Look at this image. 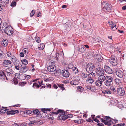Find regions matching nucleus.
Here are the masks:
<instances>
[{"instance_id": "nucleus-1", "label": "nucleus", "mask_w": 126, "mask_h": 126, "mask_svg": "<svg viewBox=\"0 0 126 126\" xmlns=\"http://www.w3.org/2000/svg\"><path fill=\"white\" fill-rule=\"evenodd\" d=\"M104 119L102 118L101 119V121L104 123L105 125L108 126L111 125V118L109 117L105 116L104 118Z\"/></svg>"}, {"instance_id": "nucleus-2", "label": "nucleus", "mask_w": 126, "mask_h": 126, "mask_svg": "<svg viewBox=\"0 0 126 126\" xmlns=\"http://www.w3.org/2000/svg\"><path fill=\"white\" fill-rule=\"evenodd\" d=\"M94 68V64L92 63H89L86 66V71L88 73L92 72L93 71Z\"/></svg>"}, {"instance_id": "nucleus-3", "label": "nucleus", "mask_w": 126, "mask_h": 126, "mask_svg": "<svg viewBox=\"0 0 126 126\" xmlns=\"http://www.w3.org/2000/svg\"><path fill=\"white\" fill-rule=\"evenodd\" d=\"M4 32L7 35H11L13 33V30L11 26H7L5 28Z\"/></svg>"}, {"instance_id": "nucleus-4", "label": "nucleus", "mask_w": 126, "mask_h": 126, "mask_svg": "<svg viewBox=\"0 0 126 126\" xmlns=\"http://www.w3.org/2000/svg\"><path fill=\"white\" fill-rule=\"evenodd\" d=\"M111 6L109 3L105 2H103L102 3V8L108 11H109L110 9Z\"/></svg>"}, {"instance_id": "nucleus-5", "label": "nucleus", "mask_w": 126, "mask_h": 126, "mask_svg": "<svg viewBox=\"0 0 126 126\" xmlns=\"http://www.w3.org/2000/svg\"><path fill=\"white\" fill-rule=\"evenodd\" d=\"M96 73L98 76L104 74V72L103 69L101 67H98L96 68Z\"/></svg>"}, {"instance_id": "nucleus-6", "label": "nucleus", "mask_w": 126, "mask_h": 126, "mask_svg": "<svg viewBox=\"0 0 126 126\" xmlns=\"http://www.w3.org/2000/svg\"><path fill=\"white\" fill-rule=\"evenodd\" d=\"M11 62L9 60H5L3 61V65L5 66L8 67H12Z\"/></svg>"}, {"instance_id": "nucleus-7", "label": "nucleus", "mask_w": 126, "mask_h": 126, "mask_svg": "<svg viewBox=\"0 0 126 126\" xmlns=\"http://www.w3.org/2000/svg\"><path fill=\"white\" fill-rule=\"evenodd\" d=\"M104 70L108 74H112L113 72V70L107 66L105 67Z\"/></svg>"}, {"instance_id": "nucleus-8", "label": "nucleus", "mask_w": 126, "mask_h": 126, "mask_svg": "<svg viewBox=\"0 0 126 126\" xmlns=\"http://www.w3.org/2000/svg\"><path fill=\"white\" fill-rule=\"evenodd\" d=\"M117 93L121 96L124 95L125 94V91L123 88H119L117 90Z\"/></svg>"}, {"instance_id": "nucleus-9", "label": "nucleus", "mask_w": 126, "mask_h": 126, "mask_svg": "<svg viewBox=\"0 0 126 126\" xmlns=\"http://www.w3.org/2000/svg\"><path fill=\"white\" fill-rule=\"evenodd\" d=\"M47 70L49 71L54 72L56 70V67L55 65L53 64L50 65L48 67Z\"/></svg>"}, {"instance_id": "nucleus-10", "label": "nucleus", "mask_w": 126, "mask_h": 126, "mask_svg": "<svg viewBox=\"0 0 126 126\" xmlns=\"http://www.w3.org/2000/svg\"><path fill=\"white\" fill-rule=\"evenodd\" d=\"M109 61L112 65L116 66L117 64V59L114 57H112L109 60Z\"/></svg>"}, {"instance_id": "nucleus-11", "label": "nucleus", "mask_w": 126, "mask_h": 126, "mask_svg": "<svg viewBox=\"0 0 126 126\" xmlns=\"http://www.w3.org/2000/svg\"><path fill=\"white\" fill-rule=\"evenodd\" d=\"M62 74L63 77L67 78L69 77L70 73L67 70H64L62 71Z\"/></svg>"}, {"instance_id": "nucleus-12", "label": "nucleus", "mask_w": 126, "mask_h": 126, "mask_svg": "<svg viewBox=\"0 0 126 126\" xmlns=\"http://www.w3.org/2000/svg\"><path fill=\"white\" fill-rule=\"evenodd\" d=\"M18 112L19 111L18 110H9V111H8V113H7V114L8 115H13L15 113Z\"/></svg>"}, {"instance_id": "nucleus-13", "label": "nucleus", "mask_w": 126, "mask_h": 126, "mask_svg": "<svg viewBox=\"0 0 126 126\" xmlns=\"http://www.w3.org/2000/svg\"><path fill=\"white\" fill-rule=\"evenodd\" d=\"M115 73L116 75L118 77L120 78H123L124 74L122 71L120 70H117L116 71Z\"/></svg>"}, {"instance_id": "nucleus-14", "label": "nucleus", "mask_w": 126, "mask_h": 126, "mask_svg": "<svg viewBox=\"0 0 126 126\" xmlns=\"http://www.w3.org/2000/svg\"><path fill=\"white\" fill-rule=\"evenodd\" d=\"M9 2V0H1L0 1L1 5L5 7L8 5Z\"/></svg>"}, {"instance_id": "nucleus-15", "label": "nucleus", "mask_w": 126, "mask_h": 126, "mask_svg": "<svg viewBox=\"0 0 126 126\" xmlns=\"http://www.w3.org/2000/svg\"><path fill=\"white\" fill-rule=\"evenodd\" d=\"M78 51L82 53H84L86 50V48L82 45H79L78 46Z\"/></svg>"}, {"instance_id": "nucleus-16", "label": "nucleus", "mask_w": 126, "mask_h": 126, "mask_svg": "<svg viewBox=\"0 0 126 126\" xmlns=\"http://www.w3.org/2000/svg\"><path fill=\"white\" fill-rule=\"evenodd\" d=\"M32 118L30 119V122L28 124V125L30 126H32L34 124L38 122H40L41 124H43V122H41V121H38L37 122L35 120H32Z\"/></svg>"}, {"instance_id": "nucleus-17", "label": "nucleus", "mask_w": 126, "mask_h": 126, "mask_svg": "<svg viewBox=\"0 0 126 126\" xmlns=\"http://www.w3.org/2000/svg\"><path fill=\"white\" fill-rule=\"evenodd\" d=\"M11 60L13 62L14 65H16V63L18 62V60H17L16 57L14 56H12Z\"/></svg>"}, {"instance_id": "nucleus-18", "label": "nucleus", "mask_w": 126, "mask_h": 126, "mask_svg": "<svg viewBox=\"0 0 126 126\" xmlns=\"http://www.w3.org/2000/svg\"><path fill=\"white\" fill-rule=\"evenodd\" d=\"M95 58L97 59L98 62H101L102 60V57L99 54H95L94 55Z\"/></svg>"}, {"instance_id": "nucleus-19", "label": "nucleus", "mask_w": 126, "mask_h": 126, "mask_svg": "<svg viewBox=\"0 0 126 126\" xmlns=\"http://www.w3.org/2000/svg\"><path fill=\"white\" fill-rule=\"evenodd\" d=\"M104 74H103L101 75H99L98 78V79L99 80L101 81L102 82L105 80L106 79V77L104 76Z\"/></svg>"}, {"instance_id": "nucleus-20", "label": "nucleus", "mask_w": 126, "mask_h": 126, "mask_svg": "<svg viewBox=\"0 0 126 126\" xmlns=\"http://www.w3.org/2000/svg\"><path fill=\"white\" fill-rule=\"evenodd\" d=\"M27 70V69L26 66H22L21 65L20 69V72L21 73H24Z\"/></svg>"}, {"instance_id": "nucleus-21", "label": "nucleus", "mask_w": 126, "mask_h": 126, "mask_svg": "<svg viewBox=\"0 0 126 126\" xmlns=\"http://www.w3.org/2000/svg\"><path fill=\"white\" fill-rule=\"evenodd\" d=\"M52 113L53 114L57 115L59 113H61L62 115H65V112H63L62 110H57L56 112H53Z\"/></svg>"}, {"instance_id": "nucleus-22", "label": "nucleus", "mask_w": 126, "mask_h": 126, "mask_svg": "<svg viewBox=\"0 0 126 126\" xmlns=\"http://www.w3.org/2000/svg\"><path fill=\"white\" fill-rule=\"evenodd\" d=\"M115 82L116 84L118 85V86H120L121 84L122 81L121 79L117 78L116 79H115Z\"/></svg>"}, {"instance_id": "nucleus-23", "label": "nucleus", "mask_w": 126, "mask_h": 126, "mask_svg": "<svg viewBox=\"0 0 126 126\" xmlns=\"http://www.w3.org/2000/svg\"><path fill=\"white\" fill-rule=\"evenodd\" d=\"M95 75V74L92 72L91 73L89 74L87 76L88 78L87 79H93V78L94 77Z\"/></svg>"}, {"instance_id": "nucleus-24", "label": "nucleus", "mask_w": 126, "mask_h": 126, "mask_svg": "<svg viewBox=\"0 0 126 126\" xmlns=\"http://www.w3.org/2000/svg\"><path fill=\"white\" fill-rule=\"evenodd\" d=\"M8 44V42L6 39H3L2 42V44L4 47L6 46Z\"/></svg>"}, {"instance_id": "nucleus-25", "label": "nucleus", "mask_w": 126, "mask_h": 126, "mask_svg": "<svg viewBox=\"0 0 126 126\" xmlns=\"http://www.w3.org/2000/svg\"><path fill=\"white\" fill-rule=\"evenodd\" d=\"M105 85L109 87L112 85V82L108 81L107 80H105L104 82Z\"/></svg>"}, {"instance_id": "nucleus-26", "label": "nucleus", "mask_w": 126, "mask_h": 126, "mask_svg": "<svg viewBox=\"0 0 126 126\" xmlns=\"http://www.w3.org/2000/svg\"><path fill=\"white\" fill-rule=\"evenodd\" d=\"M102 82L101 81H100V80L98 79L96 81L95 84L97 86L100 87L102 85Z\"/></svg>"}, {"instance_id": "nucleus-27", "label": "nucleus", "mask_w": 126, "mask_h": 126, "mask_svg": "<svg viewBox=\"0 0 126 126\" xmlns=\"http://www.w3.org/2000/svg\"><path fill=\"white\" fill-rule=\"evenodd\" d=\"M70 84L72 85H76L78 84V81L75 79L72 80L70 82Z\"/></svg>"}, {"instance_id": "nucleus-28", "label": "nucleus", "mask_w": 126, "mask_h": 126, "mask_svg": "<svg viewBox=\"0 0 126 126\" xmlns=\"http://www.w3.org/2000/svg\"><path fill=\"white\" fill-rule=\"evenodd\" d=\"M9 110L7 109V107H2L1 109V112L3 113H7Z\"/></svg>"}, {"instance_id": "nucleus-29", "label": "nucleus", "mask_w": 126, "mask_h": 126, "mask_svg": "<svg viewBox=\"0 0 126 126\" xmlns=\"http://www.w3.org/2000/svg\"><path fill=\"white\" fill-rule=\"evenodd\" d=\"M106 80L108 81H109L112 82L113 80V78H112L111 77L109 76H106Z\"/></svg>"}, {"instance_id": "nucleus-30", "label": "nucleus", "mask_w": 126, "mask_h": 126, "mask_svg": "<svg viewBox=\"0 0 126 126\" xmlns=\"http://www.w3.org/2000/svg\"><path fill=\"white\" fill-rule=\"evenodd\" d=\"M6 76L5 75L4 73L3 72H0V78L1 79H5V77Z\"/></svg>"}, {"instance_id": "nucleus-31", "label": "nucleus", "mask_w": 126, "mask_h": 126, "mask_svg": "<svg viewBox=\"0 0 126 126\" xmlns=\"http://www.w3.org/2000/svg\"><path fill=\"white\" fill-rule=\"evenodd\" d=\"M45 46L44 44H41L38 47V48L40 50H43Z\"/></svg>"}, {"instance_id": "nucleus-32", "label": "nucleus", "mask_w": 126, "mask_h": 126, "mask_svg": "<svg viewBox=\"0 0 126 126\" xmlns=\"http://www.w3.org/2000/svg\"><path fill=\"white\" fill-rule=\"evenodd\" d=\"M87 88L88 89L92 91H95L96 89L95 87H93L87 86Z\"/></svg>"}, {"instance_id": "nucleus-33", "label": "nucleus", "mask_w": 126, "mask_h": 126, "mask_svg": "<svg viewBox=\"0 0 126 126\" xmlns=\"http://www.w3.org/2000/svg\"><path fill=\"white\" fill-rule=\"evenodd\" d=\"M102 92L105 94H110L111 93V92L110 90H104L102 91Z\"/></svg>"}, {"instance_id": "nucleus-34", "label": "nucleus", "mask_w": 126, "mask_h": 126, "mask_svg": "<svg viewBox=\"0 0 126 126\" xmlns=\"http://www.w3.org/2000/svg\"><path fill=\"white\" fill-rule=\"evenodd\" d=\"M72 70L73 71L74 73L75 74H78L79 72L78 69L76 67H74L72 69Z\"/></svg>"}, {"instance_id": "nucleus-35", "label": "nucleus", "mask_w": 126, "mask_h": 126, "mask_svg": "<svg viewBox=\"0 0 126 126\" xmlns=\"http://www.w3.org/2000/svg\"><path fill=\"white\" fill-rule=\"evenodd\" d=\"M81 76L82 79H84L87 78V76L86 74L83 72L81 74Z\"/></svg>"}, {"instance_id": "nucleus-36", "label": "nucleus", "mask_w": 126, "mask_h": 126, "mask_svg": "<svg viewBox=\"0 0 126 126\" xmlns=\"http://www.w3.org/2000/svg\"><path fill=\"white\" fill-rule=\"evenodd\" d=\"M5 71L7 73H13V71L12 70V69H6L5 70Z\"/></svg>"}, {"instance_id": "nucleus-37", "label": "nucleus", "mask_w": 126, "mask_h": 126, "mask_svg": "<svg viewBox=\"0 0 126 126\" xmlns=\"http://www.w3.org/2000/svg\"><path fill=\"white\" fill-rule=\"evenodd\" d=\"M94 81V80L93 79H87L86 80V82H88L90 83H92Z\"/></svg>"}, {"instance_id": "nucleus-38", "label": "nucleus", "mask_w": 126, "mask_h": 126, "mask_svg": "<svg viewBox=\"0 0 126 126\" xmlns=\"http://www.w3.org/2000/svg\"><path fill=\"white\" fill-rule=\"evenodd\" d=\"M21 62L23 64L25 65H27L28 63V61L26 59L23 60H22Z\"/></svg>"}, {"instance_id": "nucleus-39", "label": "nucleus", "mask_w": 126, "mask_h": 126, "mask_svg": "<svg viewBox=\"0 0 126 126\" xmlns=\"http://www.w3.org/2000/svg\"><path fill=\"white\" fill-rule=\"evenodd\" d=\"M77 89L80 92H82L84 90V89L81 86H78Z\"/></svg>"}, {"instance_id": "nucleus-40", "label": "nucleus", "mask_w": 126, "mask_h": 126, "mask_svg": "<svg viewBox=\"0 0 126 126\" xmlns=\"http://www.w3.org/2000/svg\"><path fill=\"white\" fill-rule=\"evenodd\" d=\"M111 29L112 30L115 31L117 29V28L116 27V25L115 24L114 25L111 26Z\"/></svg>"}, {"instance_id": "nucleus-41", "label": "nucleus", "mask_w": 126, "mask_h": 126, "mask_svg": "<svg viewBox=\"0 0 126 126\" xmlns=\"http://www.w3.org/2000/svg\"><path fill=\"white\" fill-rule=\"evenodd\" d=\"M35 39L36 42L38 43H39L41 41L40 38L38 37H36L35 38Z\"/></svg>"}, {"instance_id": "nucleus-42", "label": "nucleus", "mask_w": 126, "mask_h": 126, "mask_svg": "<svg viewBox=\"0 0 126 126\" xmlns=\"http://www.w3.org/2000/svg\"><path fill=\"white\" fill-rule=\"evenodd\" d=\"M68 67L69 69H72L74 67L73 64L72 63L69 64L68 65Z\"/></svg>"}, {"instance_id": "nucleus-43", "label": "nucleus", "mask_w": 126, "mask_h": 126, "mask_svg": "<svg viewBox=\"0 0 126 126\" xmlns=\"http://www.w3.org/2000/svg\"><path fill=\"white\" fill-rule=\"evenodd\" d=\"M110 89L111 90L112 92H116V90L115 89L114 87L113 86H111L110 87Z\"/></svg>"}, {"instance_id": "nucleus-44", "label": "nucleus", "mask_w": 126, "mask_h": 126, "mask_svg": "<svg viewBox=\"0 0 126 126\" xmlns=\"http://www.w3.org/2000/svg\"><path fill=\"white\" fill-rule=\"evenodd\" d=\"M58 86L62 90H64L65 89V88L63 87V84H58Z\"/></svg>"}, {"instance_id": "nucleus-45", "label": "nucleus", "mask_w": 126, "mask_h": 126, "mask_svg": "<svg viewBox=\"0 0 126 126\" xmlns=\"http://www.w3.org/2000/svg\"><path fill=\"white\" fill-rule=\"evenodd\" d=\"M41 86V85L39 86L38 85V84L35 82L33 84L32 86V87H33L34 86H36L37 88H39Z\"/></svg>"}, {"instance_id": "nucleus-46", "label": "nucleus", "mask_w": 126, "mask_h": 126, "mask_svg": "<svg viewBox=\"0 0 126 126\" xmlns=\"http://www.w3.org/2000/svg\"><path fill=\"white\" fill-rule=\"evenodd\" d=\"M23 52L26 54H28V49L26 48L24 49L23 50Z\"/></svg>"}, {"instance_id": "nucleus-47", "label": "nucleus", "mask_w": 126, "mask_h": 126, "mask_svg": "<svg viewBox=\"0 0 126 126\" xmlns=\"http://www.w3.org/2000/svg\"><path fill=\"white\" fill-rule=\"evenodd\" d=\"M32 113V111L30 110H27L25 111V113L27 114H31Z\"/></svg>"}, {"instance_id": "nucleus-48", "label": "nucleus", "mask_w": 126, "mask_h": 126, "mask_svg": "<svg viewBox=\"0 0 126 126\" xmlns=\"http://www.w3.org/2000/svg\"><path fill=\"white\" fill-rule=\"evenodd\" d=\"M27 123H23L19 125H17V126H27Z\"/></svg>"}, {"instance_id": "nucleus-49", "label": "nucleus", "mask_w": 126, "mask_h": 126, "mask_svg": "<svg viewBox=\"0 0 126 126\" xmlns=\"http://www.w3.org/2000/svg\"><path fill=\"white\" fill-rule=\"evenodd\" d=\"M16 2L14 1L12 2L11 6L14 7L16 6Z\"/></svg>"}, {"instance_id": "nucleus-50", "label": "nucleus", "mask_w": 126, "mask_h": 126, "mask_svg": "<svg viewBox=\"0 0 126 126\" xmlns=\"http://www.w3.org/2000/svg\"><path fill=\"white\" fill-rule=\"evenodd\" d=\"M60 72L56 71L54 73V75L55 76H58L60 75Z\"/></svg>"}, {"instance_id": "nucleus-51", "label": "nucleus", "mask_w": 126, "mask_h": 126, "mask_svg": "<svg viewBox=\"0 0 126 126\" xmlns=\"http://www.w3.org/2000/svg\"><path fill=\"white\" fill-rule=\"evenodd\" d=\"M34 14V10H33L31 11L30 13V16L31 17H32Z\"/></svg>"}, {"instance_id": "nucleus-52", "label": "nucleus", "mask_w": 126, "mask_h": 126, "mask_svg": "<svg viewBox=\"0 0 126 126\" xmlns=\"http://www.w3.org/2000/svg\"><path fill=\"white\" fill-rule=\"evenodd\" d=\"M108 22L109 25H111L112 26L113 25L115 24L114 23H113L111 21H108Z\"/></svg>"}, {"instance_id": "nucleus-53", "label": "nucleus", "mask_w": 126, "mask_h": 126, "mask_svg": "<svg viewBox=\"0 0 126 126\" xmlns=\"http://www.w3.org/2000/svg\"><path fill=\"white\" fill-rule=\"evenodd\" d=\"M55 55L56 59H58V57L59 56V53L58 52V51H57Z\"/></svg>"}, {"instance_id": "nucleus-54", "label": "nucleus", "mask_w": 126, "mask_h": 126, "mask_svg": "<svg viewBox=\"0 0 126 126\" xmlns=\"http://www.w3.org/2000/svg\"><path fill=\"white\" fill-rule=\"evenodd\" d=\"M13 81L14 83L15 84H17L18 82L16 79H14Z\"/></svg>"}, {"instance_id": "nucleus-55", "label": "nucleus", "mask_w": 126, "mask_h": 126, "mask_svg": "<svg viewBox=\"0 0 126 126\" xmlns=\"http://www.w3.org/2000/svg\"><path fill=\"white\" fill-rule=\"evenodd\" d=\"M38 109L35 110H33V113L37 114V113H38Z\"/></svg>"}, {"instance_id": "nucleus-56", "label": "nucleus", "mask_w": 126, "mask_h": 126, "mask_svg": "<svg viewBox=\"0 0 126 126\" xmlns=\"http://www.w3.org/2000/svg\"><path fill=\"white\" fill-rule=\"evenodd\" d=\"M26 84V82H21V86H23Z\"/></svg>"}, {"instance_id": "nucleus-57", "label": "nucleus", "mask_w": 126, "mask_h": 126, "mask_svg": "<svg viewBox=\"0 0 126 126\" xmlns=\"http://www.w3.org/2000/svg\"><path fill=\"white\" fill-rule=\"evenodd\" d=\"M7 55L8 57H11L12 56L11 53L10 52H7Z\"/></svg>"}, {"instance_id": "nucleus-58", "label": "nucleus", "mask_w": 126, "mask_h": 126, "mask_svg": "<svg viewBox=\"0 0 126 126\" xmlns=\"http://www.w3.org/2000/svg\"><path fill=\"white\" fill-rule=\"evenodd\" d=\"M87 121L89 122H93V120L91 119V118H90L88 119Z\"/></svg>"}, {"instance_id": "nucleus-59", "label": "nucleus", "mask_w": 126, "mask_h": 126, "mask_svg": "<svg viewBox=\"0 0 126 126\" xmlns=\"http://www.w3.org/2000/svg\"><path fill=\"white\" fill-rule=\"evenodd\" d=\"M115 120L111 118V124L112 123H115Z\"/></svg>"}, {"instance_id": "nucleus-60", "label": "nucleus", "mask_w": 126, "mask_h": 126, "mask_svg": "<svg viewBox=\"0 0 126 126\" xmlns=\"http://www.w3.org/2000/svg\"><path fill=\"white\" fill-rule=\"evenodd\" d=\"M24 53L23 52H21L20 54V55L21 57H23L24 56Z\"/></svg>"}, {"instance_id": "nucleus-61", "label": "nucleus", "mask_w": 126, "mask_h": 126, "mask_svg": "<svg viewBox=\"0 0 126 126\" xmlns=\"http://www.w3.org/2000/svg\"><path fill=\"white\" fill-rule=\"evenodd\" d=\"M15 67L16 69L17 70H19V66L17 65H16L15 66Z\"/></svg>"}, {"instance_id": "nucleus-62", "label": "nucleus", "mask_w": 126, "mask_h": 126, "mask_svg": "<svg viewBox=\"0 0 126 126\" xmlns=\"http://www.w3.org/2000/svg\"><path fill=\"white\" fill-rule=\"evenodd\" d=\"M120 48L119 47L117 46V47H116L115 49V50L117 51H118L120 49Z\"/></svg>"}, {"instance_id": "nucleus-63", "label": "nucleus", "mask_w": 126, "mask_h": 126, "mask_svg": "<svg viewBox=\"0 0 126 126\" xmlns=\"http://www.w3.org/2000/svg\"><path fill=\"white\" fill-rule=\"evenodd\" d=\"M30 75H27V76H26L25 77V79H30Z\"/></svg>"}, {"instance_id": "nucleus-64", "label": "nucleus", "mask_w": 126, "mask_h": 126, "mask_svg": "<svg viewBox=\"0 0 126 126\" xmlns=\"http://www.w3.org/2000/svg\"><path fill=\"white\" fill-rule=\"evenodd\" d=\"M103 124L101 123H98L97 124V125L98 126H103Z\"/></svg>"}]
</instances>
